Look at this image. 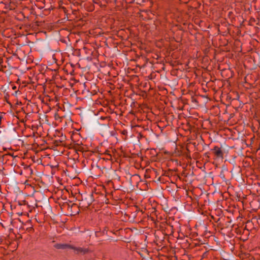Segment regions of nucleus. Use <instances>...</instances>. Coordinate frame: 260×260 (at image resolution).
Segmentation results:
<instances>
[{"label":"nucleus","mask_w":260,"mask_h":260,"mask_svg":"<svg viewBox=\"0 0 260 260\" xmlns=\"http://www.w3.org/2000/svg\"><path fill=\"white\" fill-rule=\"evenodd\" d=\"M56 248L58 249H64L66 248H70L74 249L78 253L80 252H85L86 251L84 250L83 248L80 247H75L72 245L67 244H57L55 245Z\"/></svg>","instance_id":"f257e3e1"},{"label":"nucleus","mask_w":260,"mask_h":260,"mask_svg":"<svg viewBox=\"0 0 260 260\" xmlns=\"http://www.w3.org/2000/svg\"><path fill=\"white\" fill-rule=\"evenodd\" d=\"M214 153L217 157H223V152L221 149L217 146H215L214 148Z\"/></svg>","instance_id":"f03ea898"},{"label":"nucleus","mask_w":260,"mask_h":260,"mask_svg":"<svg viewBox=\"0 0 260 260\" xmlns=\"http://www.w3.org/2000/svg\"><path fill=\"white\" fill-rule=\"evenodd\" d=\"M2 118L3 116L2 115H0V127H1L2 124Z\"/></svg>","instance_id":"7ed1b4c3"}]
</instances>
